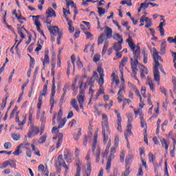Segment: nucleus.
Here are the masks:
<instances>
[{"mask_svg":"<svg viewBox=\"0 0 176 176\" xmlns=\"http://www.w3.org/2000/svg\"><path fill=\"white\" fill-rule=\"evenodd\" d=\"M140 23V27H142L145 24V15L142 16Z\"/></svg>","mask_w":176,"mask_h":176,"instance_id":"nucleus-49","label":"nucleus"},{"mask_svg":"<svg viewBox=\"0 0 176 176\" xmlns=\"http://www.w3.org/2000/svg\"><path fill=\"white\" fill-rule=\"evenodd\" d=\"M120 160L122 163L124 162V151H122L120 153Z\"/></svg>","mask_w":176,"mask_h":176,"instance_id":"nucleus-48","label":"nucleus"},{"mask_svg":"<svg viewBox=\"0 0 176 176\" xmlns=\"http://www.w3.org/2000/svg\"><path fill=\"white\" fill-rule=\"evenodd\" d=\"M144 141L148 145V134H146V129H145Z\"/></svg>","mask_w":176,"mask_h":176,"instance_id":"nucleus-59","label":"nucleus"},{"mask_svg":"<svg viewBox=\"0 0 176 176\" xmlns=\"http://www.w3.org/2000/svg\"><path fill=\"white\" fill-rule=\"evenodd\" d=\"M98 85H100V86H102V85H104V76L100 77L98 80Z\"/></svg>","mask_w":176,"mask_h":176,"instance_id":"nucleus-55","label":"nucleus"},{"mask_svg":"<svg viewBox=\"0 0 176 176\" xmlns=\"http://www.w3.org/2000/svg\"><path fill=\"white\" fill-rule=\"evenodd\" d=\"M50 61V58H49V50H46L45 52V57L43 61V68L46 67V64H49Z\"/></svg>","mask_w":176,"mask_h":176,"instance_id":"nucleus-10","label":"nucleus"},{"mask_svg":"<svg viewBox=\"0 0 176 176\" xmlns=\"http://www.w3.org/2000/svg\"><path fill=\"white\" fill-rule=\"evenodd\" d=\"M160 141H161V143H162V146H166V145H168V144L167 143V141H166V139H164V138H162L161 140H160Z\"/></svg>","mask_w":176,"mask_h":176,"instance_id":"nucleus-56","label":"nucleus"},{"mask_svg":"<svg viewBox=\"0 0 176 176\" xmlns=\"http://www.w3.org/2000/svg\"><path fill=\"white\" fill-rule=\"evenodd\" d=\"M31 131L34 133V134H39V128L34 126V125H31Z\"/></svg>","mask_w":176,"mask_h":176,"instance_id":"nucleus-27","label":"nucleus"},{"mask_svg":"<svg viewBox=\"0 0 176 176\" xmlns=\"http://www.w3.org/2000/svg\"><path fill=\"white\" fill-rule=\"evenodd\" d=\"M118 128L117 130L120 131V133H122V122H117Z\"/></svg>","mask_w":176,"mask_h":176,"instance_id":"nucleus-58","label":"nucleus"},{"mask_svg":"<svg viewBox=\"0 0 176 176\" xmlns=\"http://www.w3.org/2000/svg\"><path fill=\"white\" fill-rule=\"evenodd\" d=\"M98 72L99 73L100 76H104V69L101 67H98Z\"/></svg>","mask_w":176,"mask_h":176,"instance_id":"nucleus-53","label":"nucleus"},{"mask_svg":"<svg viewBox=\"0 0 176 176\" xmlns=\"http://www.w3.org/2000/svg\"><path fill=\"white\" fill-rule=\"evenodd\" d=\"M153 60L155 62L154 67H160V63L159 61H163V59H162V56H159V52L157 51L153 52Z\"/></svg>","mask_w":176,"mask_h":176,"instance_id":"nucleus-4","label":"nucleus"},{"mask_svg":"<svg viewBox=\"0 0 176 176\" xmlns=\"http://www.w3.org/2000/svg\"><path fill=\"white\" fill-rule=\"evenodd\" d=\"M142 54H143V63L146 64L148 63V53H146V51L143 50Z\"/></svg>","mask_w":176,"mask_h":176,"instance_id":"nucleus-23","label":"nucleus"},{"mask_svg":"<svg viewBox=\"0 0 176 176\" xmlns=\"http://www.w3.org/2000/svg\"><path fill=\"white\" fill-rule=\"evenodd\" d=\"M18 30V34L20 35L21 39H24L25 38V36H24V33L23 31L20 30V28H17Z\"/></svg>","mask_w":176,"mask_h":176,"instance_id":"nucleus-40","label":"nucleus"},{"mask_svg":"<svg viewBox=\"0 0 176 176\" xmlns=\"http://www.w3.org/2000/svg\"><path fill=\"white\" fill-rule=\"evenodd\" d=\"M122 43H123V39L115 43L113 49L116 52H120L122 50Z\"/></svg>","mask_w":176,"mask_h":176,"instance_id":"nucleus-13","label":"nucleus"},{"mask_svg":"<svg viewBox=\"0 0 176 176\" xmlns=\"http://www.w3.org/2000/svg\"><path fill=\"white\" fill-rule=\"evenodd\" d=\"M47 91V85H45L43 86V92L41 96L42 97V96H46Z\"/></svg>","mask_w":176,"mask_h":176,"instance_id":"nucleus-44","label":"nucleus"},{"mask_svg":"<svg viewBox=\"0 0 176 176\" xmlns=\"http://www.w3.org/2000/svg\"><path fill=\"white\" fill-rule=\"evenodd\" d=\"M63 133H59L57 135V137L58 138V142L56 143V148H60L61 146V144H63Z\"/></svg>","mask_w":176,"mask_h":176,"instance_id":"nucleus-17","label":"nucleus"},{"mask_svg":"<svg viewBox=\"0 0 176 176\" xmlns=\"http://www.w3.org/2000/svg\"><path fill=\"white\" fill-rule=\"evenodd\" d=\"M69 87L68 86V85H65L64 86V87L63 89V94L62 96H65V95L67 94V91Z\"/></svg>","mask_w":176,"mask_h":176,"instance_id":"nucleus-45","label":"nucleus"},{"mask_svg":"<svg viewBox=\"0 0 176 176\" xmlns=\"http://www.w3.org/2000/svg\"><path fill=\"white\" fill-rule=\"evenodd\" d=\"M78 97V104H84L85 102V96L82 95H79Z\"/></svg>","mask_w":176,"mask_h":176,"instance_id":"nucleus-33","label":"nucleus"},{"mask_svg":"<svg viewBox=\"0 0 176 176\" xmlns=\"http://www.w3.org/2000/svg\"><path fill=\"white\" fill-rule=\"evenodd\" d=\"M133 57L131 58V63L133 61H138V58H140V55L141 54V47L139 45L136 46V49L133 51Z\"/></svg>","mask_w":176,"mask_h":176,"instance_id":"nucleus-2","label":"nucleus"},{"mask_svg":"<svg viewBox=\"0 0 176 176\" xmlns=\"http://www.w3.org/2000/svg\"><path fill=\"white\" fill-rule=\"evenodd\" d=\"M91 174V162L88 161L87 164V170L84 176H90Z\"/></svg>","mask_w":176,"mask_h":176,"instance_id":"nucleus-15","label":"nucleus"},{"mask_svg":"<svg viewBox=\"0 0 176 176\" xmlns=\"http://www.w3.org/2000/svg\"><path fill=\"white\" fill-rule=\"evenodd\" d=\"M32 19H35L34 20V24L36 27H41V22L39 21V18L41 17V15H36V16H32Z\"/></svg>","mask_w":176,"mask_h":176,"instance_id":"nucleus-19","label":"nucleus"},{"mask_svg":"<svg viewBox=\"0 0 176 176\" xmlns=\"http://www.w3.org/2000/svg\"><path fill=\"white\" fill-rule=\"evenodd\" d=\"M97 155H96V162H97V163L100 162V156L101 155V150L100 148H98L97 150Z\"/></svg>","mask_w":176,"mask_h":176,"instance_id":"nucleus-37","label":"nucleus"},{"mask_svg":"<svg viewBox=\"0 0 176 176\" xmlns=\"http://www.w3.org/2000/svg\"><path fill=\"white\" fill-rule=\"evenodd\" d=\"M38 170H41V171L42 173H43V172L45 171V166H43V164H40V165L38 166Z\"/></svg>","mask_w":176,"mask_h":176,"instance_id":"nucleus-64","label":"nucleus"},{"mask_svg":"<svg viewBox=\"0 0 176 176\" xmlns=\"http://www.w3.org/2000/svg\"><path fill=\"white\" fill-rule=\"evenodd\" d=\"M105 34H106V36L107 39H111V38H112V28L108 27V26H105Z\"/></svg>","mask_w":176,"mask_h":176,"instance_id":"nucleus-11","label":"nucleus"},{"mask_svg":"<svg viewBox=\"0 0 176 176\" xmlns=\"http://www.w3.org/2000/svg\"><path fill=\"white\" fill-rule=\"evenodd\" d=\"M66 5L67 8H69V6H72V8H75L76 6L73 1H69Z\"/></svg>","mask_w":176,"mask_h":176,"instance_id":"nucleus-41","label":"nucleus"},{"mask_svg":"<svg viewBox=\"0 0 176 176\" xmlns=\"http://www.w3.org/2000/svg\"><path fill=\"white\" fill-rule=\"evenodd\" d=\"M12 138L14 140V141H19V140H20V134L12 133Z\"/></svg>","mask_w":176,"mask_h":176,"instance_id":"nucleus-35","label":"nucleus"},{"mask_svg":"<svg viewBox=\"0 0 176 176\" xmlns=\"http://www.w3.org/2000/svg\"><path fill=\"white\" fill-rule=\"evenodd\" d=\"M67 122V118H64L63 120H60V124L58 126V129H63L64 127V125Z\"/></svg>","mask_w":176,"mask_h":176,"instance_id":"nucleus-31","label":"nucleus"},{"mask_svg":"<svg viewBox=\"0 0 176 176\" xmlns=\"http://www.w3.org/2000/svg\"><path fill=\"white\" fill-rule=\"evenodd\" d=\"M102 118L104 120V122L102 123V127H104V129H106V131H107V133H109V126L108 125V116H107V115L105 114H102Z\"/></svg>","mask_w":176,"mask_h":176,"instance_id":"nucleus-6","label":"nucleus"},{"mask_svg":"<svg viewBox=\"0 0 176 176\" xmlns=\"http://www.w3.org/2000/svg\"><path fill=\"white\" fill-rule=\"evenodd\" d=\"M4 148H5V149H9L10 148H12V143H10V142H6L4 144Z\"/></svg>","mask_w":176,"mask_h":176,"instance_id":"nucleus-57","label":"nucleus"},{"mask_svg":"<svg viewBox=\"0 0 176 176\" xmlns=\"http://www.w3.org/2000/svg\"><path fill=\"white\" fill-rule=\"evenodd\" d=\"M48 30L51 35H52L53 36H56V35L60 36V34H63L61 32H60V29H58V27L57 26L50 27Z\"/></svg>","mask_w":176,"mask_h":176,"instance_id":"nucleus-5","label":"nucleus"},{"mask_svg":"<svg viewBox=\"0 0 176 176\" xmlns=\"http://www.w3.org/2000/svg\"><path fill=\"white\" fill-rule=\"evenodd\" d=\"M98 13L100 17H101L102 16V14H105V9H104L102 7H98Z\"/></svg>","mask_w":176,"mask_h":176,"instance_id":"nucleus-28","label":"nucleus"},{"mask_svg":"<svg viewBox=\"0 0 176 176\" xmlns=\"http://www.w3.org/2000/svg\"><path fill=\"white\" fill-rule=\"evenodd\" d=\"M148 2H149V0H146L144 3H142L140 4V8H142V9H144V10H145V9H147L148 6H149Z\"/></svg>","mask_w":176,"mask_h":176,"instance_id":"nucleus-30","label":"nucleus"},{"mask_svg":"<svg viewBox=\"0 0 176 176\" xmlns=\"http://www.w3.org/2000/svg\"><path fill=\"white\" fill-rule=\"evenodd\" d=\"M8 166H9V160L5 161L3 163V165L1 166H0V168H6V167H8Z\"/></svg>","mask_w":176,"mask_h":176,"instance_id":"nucleus-50","label":"nucleus"},{"mask_svg":"<svg viewBox=\"0 0 176 176\" xmlns=\"http://www.w3.org/2000/svg\"><path fill=\"white\" fill-rule=\"evenodd\" d=\"M114 144L116 146H118V145H119V136L115 137Z\"/></svg>","mask_w":176,"mask_h":176,"instance_id":"nucleus-62","label":"nucleus"},{"mask_svg":"<svg viewBox=\"0 0 176 176\" xmlns=\"http://www.w3.org/2000/svg\"><path fill=\"white\" fill-rule=\"evenodd\" d=\"M128 60H129V58L124 57L120 63V68H124V65H126V63H127Z\"/></svg>","mask_w":176,"mask_h":176,"instance_id":"nucleus-24","label":"nucleus"},{"mask_svg":"<svg viewBox=\"0 0 176 176\" xmlns=\"http://www.w3.org/2000/svg\"><path fill=\"white\" fill-rule=\"evenodd\" d=\"M148 85L152 91H155V88H153V82L151 80L148 81Z\"/></svg>","mask_w":176,"mask_h":176,"instance_id":"nucleus-60","label":"nucleus"},{"mask_svg":"<svg viewBox=\"0 0 176 176\" xmlns=\"http://www.w3.org/2000/svg\"><path fill=\"white\" fill-rule=\"evenodd\" d=\"M126 42L129 44V47H131V50L133 52V50L135 49V45H134L133 38L131 36H129L128 39H126Z\"/></svg>","mask_w":176,"mask_h":176,"instance_id":"nucleus-16","label":"nucleus"},{"mask_svg":"<svg viewBox=\"0 0 176 176\" xmlns=\"http://www.w3.org/2000/svg\"><path fill=\"white\" fill-rule=\"evenodd\" d=\"M138 60H133L131 62V67L132 68V74L131 77L134 78L135 80H138V78H137V71H138V69L137 67H138Z\"/></svg>","mask_w":176,"mask_h":176,"instance_id":"nucleus-1","label":"nucleus"},{"mask_svg":"<svg viewBox=\"0 0 176 176\" xmlns=\"http://www.w3.org/2000/svg\"><path fill=\"white\" fill-rule=\"evenodd\" d=\"M30 57V65L32 68H34V65H35V59L31 56V55H29Z\"/></svg>","mask_w":176,"mask_h":176,"instance_id":"nucleus-38","label":"nucleus"},{"mask_svg":"<svg viewBox=\"0 0 176 176\" xmlns=\"http://www.w3.org/2000/svg\"><path fill=\"white\" fill-rule=\"evenodd\" d=\"M51 94H56V79L54 78L52 79V87Z\"/></svg>","mask_w":176,"mask_h":176,"instance_id":"nucleus-26","label":"nucleus"},{"mask_svg":"<svg viewBox=\"0 0 176 176\" xmlns=\"http://www.w3.org/2000/svg\"><path fill=\"white\" fill-rule=\"evenodd\" d=\"M71 105L73 107V108H74V109H76V111H77V112H79V106L77 104L76 100L73 99L71 101Z\"/></svg>","mask_w":176,"mask_h":176,"instance_id":"nucleus-21","label":"nucleus"},{"mask_svg":"<svg viewBox=\"0 0 176 176\" xmlns=\"http://www.w3.org/2000/svg\"><path fill=\"white\" fill-rule=\"evenodd\" d=\"M104 39H105V34H102L98 38V45H102L104 43Z\"/></svg>","mask_w":176,"mask_h":176,"instance_id":"nucleus-22","label":"nucleus"},{"mask_svg":"<svg viewBox=\"0 0 176 176\" xmlns=\"http://www.w3.org/2000/svg\"><path fill=\"white\" fill-rule=\"evenodd\" d=\"M8 166H10L11 168H16V162L13 160H10Z\"/></svg>","mask_w":176,"mask_h":176,"instance_id":"nucleus-39","label":"nucleus"},{"mask_svg":"<svg viewBox=\"0 0 176 176\" xmlns=\"http://www.w3.org/2000/svg\"><path fill=\"white\" fill-rule=\"evenodd\" d=\"M148 159L151 163H153V160H155V155H153V153H150L148 154Z\"/></svg>","mask_w":176,"mask_h":176,"instance_id":"nucleus-43","label":"nucleus"},{"mask_svg":"<svg viewBox=\"0 0 176 176\" xmlns=\"http://www.w3.org/2000/svg\"><path fill=\"white\" fill-rule=\"evenodd\" d=\"M39 144H45L46 142V135H43L40 138Z\"/></svg>","mask_w":176,"mask_h":176,"instance_id":"nucleus-51","label":"nucleus"},{"mask_svg":"<svg viewBox=\"0 0 176 176\" xmlns=\"http://www.w3.org/2000/svg\"><path fill=\"white\" fill-rule=\"evenodd\" d=\"M102 134L103 135V142L104 144H107V141H108V135L107 134H109V133L107 131V129L104 127L102 128Z\"/></svg>","mask_w":176,"mask_h":176,"instance_id":"nucleus-12","label":"nucleus"},{"mask_svg":"<svg viewBox=\"0 0 176 176\" xmlns=\"http://www.w3.org/2000/svg\"><path fill=\"white\" fill-rule=\"evenodd\" d=\"M138 175V176L144 175V171L142 170V167L141 166L139 168Z\"/></svg>","mask_w":176,"mask_h":176,"instance_id":"nucleus-63","label":"nucleus"},{"mask_svg":"<svg viewBox=\"0 0 176 176\" xmlns=\"http://www.w3.org/2000/svg\"><path fill=\"white\" fill-rule=\"evenodd\" d=\"M58 160L59 166H62V167H64L66 171L69 170V168H68V166H67V164H65V161H64V159L63 158V155H58Z\"/></svg>","mask_w":176,"mask_h":176,"instance_id":"nucleus-9","label":"nucleus"},{"mask_svg":"<svg viewBox=\"0 0 176 176\" xmlns=\"http://www.w3.org/2000/svg\"><path fill=\"white\" fill-rule=\"evenodd\" d=\"M134 157V155H133V154H129L125 160V163L126 164H130V162H131V160H133Z\"/></svg>","mask_w":176,"mask_h":176,"instance_id":"nucleus-25","label":"nucleus"},{"mask_svg":"<svg viewBox=\"0 0 176 176\" xmlns=\"http://www.w3.org/2000/svg\"><path fill=\"white\" fill-rule=\"evenodd\" d=\"M113 39H114V41H119V39H120V41H122V39H123V37L118 34V33H115L113 35Z\"/></svg>","mask_w":176,"mask_h":176,"instance_id":"nucleus-29","label":"nucleus"},{"mask_svg":"<svg viewBox=\"0 0 176 176\" xmlns=\"http://www.w3.org/2000/svg\"><path fill=\"white\" fill-rule=\"evenodd\" d=\"M23 152L21 151V150H20L19 146H18L16 147V149L14 152L12 153V155H14L15 156H19V155H20V153H22Z\"/></svg>","mask_w":176,"mask_h":176,"instance_id":"nucleus-34","label":"nucleus"},{"mask_svg":"<svg viewBox=\"0 0 176 176\" xmlns=\"http://www.w3.org/2000/svg\"><path fill=\"white\" fill-rule=\"evenodd\" d=\"M24 144H25V148L28 150V149H30V146L31 145V144H30V142H28V141L27 140H25L23 142Z\"/></svg>","mask_w":176,"mask_h":176,"instance_id":"nucleus-54","label":"nucleus"},{"mask_svg":"<svg viewBox=\"0 0 176 176\" xmlns=\"http://www.w3.org/2000/svg\"><path fill=\"white\" fill-rule=\"evenodd\" d=\"M98 78V74H97L96 72H94L93 76L91 77L90 80L85 82L84 87L86 88L87 86L94 87V85L93 84L94 83V82H96V79H97Z\"/></svg>","mask_w":176,"mask_h":176,"instance_id":"nucleus-3","label":"nucleus"},{"mask_svg":"<svg viewBox=\"0 0 176 176\" xmlns=\"http://www.w3.org/2000/svg\"><path fill=\"white\" fill-rule=\"evenodd\" d=\"M54 95L53 94H51V97H50V104L51 105V111L53 109V108H54V104H56V101H54Z\"/></svg>","mask_w":176,"mask_h":176,"instance_id":"nucleus-20","label":"nucleus"},{"mask_svg":"<svg viewBox=\"0 0 176 176\" xmlns=\"http://www.w3.org/2000/svg\"><path fill=\"white\" fill-rule=\"evenodd\" d=\"M154 80L159 82L160 80V72L159 67L153 66Z\"/></svg>","mask_w":176,"mask_h":176,"instance_id":"nucleus-7","label":"nucleus"},{"mask_svg":"<svg viewBox=\"0 0 176 176\" xmlns=\"http://www.w3.org/2000/svg\"><path fill=\"white\" fill-rule=\"evenodd\" d=\"M42 96L38 97V102L37 103V119H39V113H41V108H42Z\"/></svg>","mask_w":176,"mask_h":176,"instance_id":"nucleus-14","label":"nucleus"},{"mask_svg":"<svg viewBox=\"0 0 176 176\" xmlns=\"http://www.w3.org/2000/svg\"><path fill=\"white\" fill-rule=\"evenodd\" d=\"M77 166V170H76V176H80V166H79V164H76Z\"/></svg>","mask_w":176,"mask_h":176,"instance_id":"nucleus-42","label":"nucleus"},{"mask_svg":"<svg viewBox=\"0 0 176 176\" xmlns=\"http://www.w3.org/2000/svg\"><path fill=\"white\" fill-rule=\"evenodd\" d=\"M166 46H167V44L166 43V40H164L161 44L160 54L163 55V54H164V53H166Z\"/></svg>","mask_w":176,"mask_h":176,"instance_id":"nucleus-18","label":"nucleus"},{"mask_svg":"<svg viewBox=\"0 0 176 176\" xmlns=\"http://www.w3.org/2000/svg\"><path fill=\"white\" fill-rule=\"evenodd\" d=\"M63 118V109H60L58 113V119L60 120Z\"/></svg>","mask_w":176,"mask_h":176,"instance_id":"nucleus-61","label":"nucleus"},{"mask_svg":"<svg viewBox=\"0 0 176 176\" xmlns=\"http://www.w3.org/2000/svg\"><path fill=\"white\" fill-rule=\"evenodd\" d=\"M82 129H79L77 134L74 135V140H76V141H78L79 138L80 137V135H82Z\"/></svg>","mask_w":176,"mask_h":176,"instance_id":"nucleus-32","label":"nucleus"},{"mask_svg":"<svg viewBox=\"0 0 176 176\" xmlns=\"http://www.w3.org/2000/svg\"><path fill=\"white\" fill-rule=\"evenodd\" d=\"M131 134L133 133H129L128 130H126V131L124 133L125 140H126L127 142H129V137H130Z\"/></svg>","mask_w":176,"mask_h":176,"instance_id":"nucleus-47","label":"nucleus"},{"mask_svg":"<svg viewBox=\"0 0 176 176\" xmlns=\"http://www.w3.org/2000/svg\"><path fill=\"white\" fill-rule=\"evenodd\" d=\"M89 94H91V98L89 100L88 105L90 104V102H91V98L94 97V90L91 89V87L89 88Z\"/></svg>","mask_w":176,"mask_h":176,"instance_id":"nucleus-46","label":"nucleus"},{"mask_svg":"<svg viewBox=\"0 0 176 176\" xmlns=\"http://www.w3.org/2000/svg\"><path fill=\"white\" fill-rule=\"evenodd\" d=\"M47 16V21H49L50 17H56V11L52 8H49L47 12H45Z\"/></svg>","mask_w":176,"mask_h":176,"instance_id":"nucleus-8","label":"nucleus"},{"mask_svg":"<svg viewBox=\"0 0 176 176\" xmlns=\"http://www.w3.org/2000/svg\"><path fill=\"white\" fill-rule=\"evenodd\" d=\"M111 159L107 160V162L106 164V170L107 171H108V173H109V170H111Z\"/></svg>","mask_w":176,"mask_h":176,"instance_id":"nucleus-36","label":"nucleus"},{"mask_svg":"<svg viewBox=\"0 0 176 176\" xmlns=\"http://www.w3.org/2000/svg\"><path fill=\"white\" fill-rule=\"evenodd\" d=\"M126 129L130 134H133V132L131 131V129H133V125L131 124H128L126 126Z\"/></svg>","mask_w":176,"mask_h":176,"instance_id":"nucleus-52","label":"nucleus"}]
</instances>
